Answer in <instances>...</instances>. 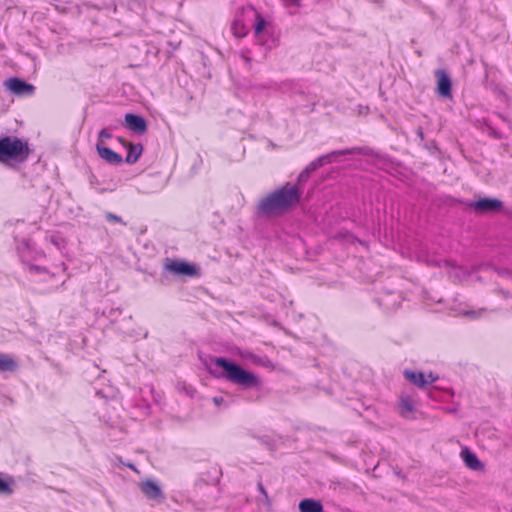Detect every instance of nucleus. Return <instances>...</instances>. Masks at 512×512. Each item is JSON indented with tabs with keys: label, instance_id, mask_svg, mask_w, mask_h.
Instances as JSON below:
<instances>
[{
	"label": "nucleus",
	"instance_id": "31",
	"mask_svg": "<svg viewBox=\"0 0 512 512\" xmlns=\"http://www.w3.org/2000/svg\"><path fill=\"white\" fill-rule=\"evenodd\" d=\"M339 238H341V239H345V240H347V241H352L353 236H352V235H346V234H340V235H339Z\"/></svg>",
	"mask_w": 512,
	"mask_h": 512
},
{
	"label": "nucleus",
	"instance_id": "23",
	"mask_svg": "<svg viewBox=\"0 0 512 512\" xmlns=\"http://www.w3.org/2000/svg\"><path fill=\"white\" fill-rule=\"evenodd\" d=\"M256 24H255V36L258 38L260 33L264 30L266 26V21L263 19V17L259 14H256Z\"/></svg>",
	"mask_w": 512,
	"mask_h": 512
},
{
	"label": "nucleus",
	"instance_id": "21",
	"mask_svg": "<svg viewBox=\"0 0 512 512\" xmlns=\"http://www.w3.org/2000/svg\"><path fill=\"white\" fill-rule=\"evenodd\" d=\"M401 414L406 416L414 411V405L410 398H402L400 401Z\"/></svg>",
	"mask_w": 512,
	"mask_h": 512
},
{
	"label": "nucleus",
	"instance_id": "4",
	"mask_svg": "<svg viewBox=\"0 0 512 512\" xmlns=\"http://www.w3.org/2000/svg\"><path fill=\"white\" fill-rule=\"evenodd\" d=\"M15 241L17 242V250L20 259L27 265V270L30 274L48 273L46 267L30 263V260L34 259V246L29 238H22L21 240H18L17 237H15Z\"/></svg>",
	"mask_w": 512,
	"mask_h": 512
},
{
	"label": "nucleus",
	"instance_id": "30",
	"mask_svg": "<svg viewBox=\"0 0 512 512\" xmlns=\"http://www.w3.org/2000/svg\"><path fill=\"white\" fill-rule=\"evenodd\" d=\"M305 170H307V171L311 174L312 172H314V171H315V170H317V169H316V167L314 166V164L311 162V163L306 167V169H305Z\"/></svg>",
	"mask_w": 512,
	"mask_h": 512
},
{
	"label": "nucleus",
	"instance_id": "32",
	"mask_svg": "<svg viewBox=\"0 0 512 512\" xmlns=\"http://www.w3.org/2000/svg\"><path fill=\"white\" fill-rule=\"evenodd\" d=\"M213 402L216 404V405H220L221 403L224 402V399L222 397H214L213 398Z\"/></svg>",
	"mask_w": 512,
	"mask_h": 512
},
{
	"label": "nucleus",
	"instance_id": "33",
	"mask_svg": "<svg viewBox=\"0 0 512 512\" xmlns=\"http://www.w3.org/2000/svg\"><path fill=\"white\" fill-rule=\"evenodd\" d=\"M107 219L108 220H114V221H118L119 220L116 216H114L112 214H109Z\"/></svg>",
	"mask_w": 512,
	"mask_h": 512
},
{
	"label": "nucleus",
	"instance_id": "18",
	"mask_svg": "<svg viewBox=\"0 0 512 512\" xmlns=\"http://www.w3.org/2000/svg\"><path fill=\"white\" fill-rule=\"evenodd\" d=\"M208 479L202 478L201 481L205 482L208 485H216L218 484L222 472L217 467H212L211 470L207 471Z\"/></svg>",
	"mask_w": 512,
	"mask_h": 512
},
{
	"label": "nucleus",
	"instance_id": "1",
	"mask_svg": "<svg viewBox=\"0 0 512 512\" xmlns=\"http://www.w3.org/2000/svg\"><path fill=\"white\" fill-rule=\"evenodd\" d=\"M204 365L208 373L214 378L224 379L244 390L261 386V380L256 374L228 358L208 356Z\"/></svg>",
	"mask_w": 512,
	"mask_h": 512
},
{
	"label": "nucleus",
	"instance_id": "26",
	"mask_svg": "<svg viewBox=\"0 0 512 512\" xmlns=\"http://www.w3.org/2000/svg\"><path fill=\"white\" fill-rule=\"evenodd\" d=\"M310 176V173L307 170H303L298 176V183L305 182Z\"/></svg>",
	"mask_w": 512,
	"mask_h": 512
},
{
	"label": "nucleus",
	"instance_id": "12",
	"mask_svg": "<svg viewBox=\"0 0 512 512\" xmlns=\"http://www.w3.org/2000/svg\"><path fill=\"white\" fill-rule=\"evenodd\" d=\"M125 122L130 130L142 134L146 131L147 125L143 117L134 115V114H126Z\"/></svg>",
	"mask_w": 512,
	"mask_h": 512
},
{
	"label": "nucleus",
	"instance_id": "22",
	"mask_svg": "<svg viewBox=\"0 0 512 512\" xmlns=\"http://www.w3.org/2000/svg\"><path fill=\"white\" fill-rule=\"evenodd\" d=\"M400 295H397L396 300L390 303L387 299L380 297L377 299L380 306H384L385 309H394L399 305Z\"/></svg>",
	"mask_w": 512,
	"mask_h": 512
},
{
	"label": "nucleus",
	"instance_id": "9",
	"mask_svg": "<svg viewBox=\"0 0 512 512\" xmlns=\"http://www.w3.org/2000/svg\"><path fill=\"white\" fill-rule=\"evenodd\" d=\"M6 87L16 95H31L34 92V86L18 78H11L6 81Z\"/></svg>",
	"mask_w": 512,
	"mask_h": 512
},
{
	"label": "nucleus",
	"instance_id": "25",
	"mask_svg": "<svg viewBox=\"0 0 512 512\" xmlns=\"http://www.w3.org/2000/svg\"><path fill=\"white\" fill-rule=\"evenodd\" d=\"M111 137V134L106 130V129H102L99 133V139H98V142L101 141V144L103 145V140L104 139H108Z\"/></svg>",
	"mask_w": 512,
	"mask_h": 512
},
{
	"label": "nucleus",
	"instance_id": "8",
	"mask_svg": "<svg viewBox=\"0 0 512 512\" xmlns=\"http://www.w3.org/2000/svg\"><path fill=\"white\" fill-rule=\"evenodd\" d=\"M437 80V93L443 98H452V82L449 75L442 69L435 72Z\"/></svg>",
	"mask_w": 512,
	"mask_h": 512
},
{
	"label": "nucleus",
	"instance_id": "2",
	"mask_svg": "<svg viewBox=\"0 0 512 512\" xmlns=\"http://www.w3.org/2000/svg\"><path fill=\"white\" fill-rule=\"evenodd\" d=\"M301 196L302 191L297 185L286 183L261 199L258 204V211L269 217L282 215L296 207Z\"/></svg>",
	"mask_w": 512,
	"mask_h": 512
},
{
	"label": "nucleus",
	"instance_id": "20",
	"mask_svg": "<svg viewBox=\"0 0 512 512\" xmlns=\"http://www.w3.org/2000/svg\"><path fill=\"white\" fill-rule=\"evenodd\" d=\"M231 29L233 34L239 38L246 36L249 31L246 25L239 19L234 20Z\"/></svg>",
	"mask_w": 512,
	"mask_h": 512
},
{
	"label": "nucleus",
	"instance_id": "28",
	"mask_svg": "<svg viewBox=\"0 0 512 512\" xmlns=\"http://www.w3.org/2000/svg\"><path fill=\"white\" fill-rule=\"evenodd\" d=\"M312 163L314 164V166L316 167V169H318V168H320V167L324 166V164H323V162H322V160H321V158H320V157H319V158H317L316 160L312 161Z\"/></svg>",
	"mask_w": 512,
	"mask_h": 512
},
{
	"label": "nucleus",
	"instance_id": "6",
	"mask_svg": "<svg viewBox=\"0 0 512 512\" xmlns=\"http://www.w3.org/2000/svg\"><path fill=\"white\" fill-rule=\"evenodd\" d=\"M470 206L478 213H496L502 210L503 203L498 199L481 198L473 202Z\"/></svg>",
	"mask_w": 512,
	"mask_h": 512
},
{
	"label": "nucleus",
	"instance_id": "17",
	"mask_svg": "<svg viewBox=\"0 0 512 512\" xmlns=\"http://www.w3.org/2000/svg\"><path fill=\"white\" fill-rule=\"evenodd\" d=\"M45 239L46 241L53 244L56 247V249L59 250L60 252H64V250L66 249V240L59 234L48 235Z\"/></svg>",
	"mask_w": 512,
	"mask_h": 512
},
{
	"label": "nucleus",
	"instance_id": "19",
	"mask_svg": "<svg viewBox=\"0 0 512 512\" xmlns=\"http://www.w3.org/2000/svg\"><path fill=\"white\" fill-rule=\"evenodd\" d=\"M141 152H142V146L141 145H132V144H129V147H128V155L126 157V162L127 163H135L139 156L141 155Z\"/></svg>",
	"mask_w": 512,
	"mask_h": 512
},
{
	"label": "nucleus",
	"instance_id": "37",
	"mask_svg": "<svg viewBox=\"0 0 512 512\" xmlns=\"http://www.w3.org/2000/svg\"><path fill=\"white\" fill-rule=\"evenodd\" d=\"M336 160V157H330V162H333Z\"/></svg>",
	"mask_w": 512,
	"mask_h": 512
},
{
	"label": "nucleus",
	"instance_id": "29",
	"mask_svg": "<svg viewBox=\"0 0 512 512\" xmlns=\"http://www.w3.org/2000/svg\"><path fill=\"white\" fill-rule=\"evenodd\" d=\"M286 5H299V0H283Z\"/></svg>",
	"mask_w": 512,
	"mask_h": 512
},
{
	"label": "nucleus",
	"instance_id": "3",
	"mask_svg": "<svg viewBox=\"0 0 512 512\" xmlns=\"http://www.w3.org/2000/svg\"><path fill=\"white\" fill-rule=\"evenodd\" d=\"M30 154L27 142L17 137L6 136L0 139V162L7 163L11 160L24 162Z\"/></svg>",
	"mask_w": 512,
	"mask_h": 512
},
{
	"label": "nucleus",
	"instance_id": "36",
	"mask_svg": "<svg viewBox=\"0 0 512 512\" xmlns=\"http://www.w3.org/2000/svg\"><path fill=\"white\" fill-rule=\"evenodd\" d=\"M417 133H418V135L420 136V138H421V139H423V132H422V129H421V128H419V129L417 130Z\"/></svg>",
	"mask_w": 512,
	"mask_h": 512
},
{
	"label": "nucleus",
	"instance_id": "7",
	"mask_svg": "<svg viewBox=\"0 0 512 512\" xmlns=\"http://www.w3.org/2000/svg\"><path fill=\"white\" fill-rule=\"evenodd\" d=\"M141 491L149 500L162 502L165 500V494L158 483L151 479H146L141 483Z\"/></svg>",
	"mask_w": 512,
	"mask_h": 512
},
{
	"label": "nucleus",
	"instance_id": "15",
	"mask_svg": "<svg viewBox=\"0 0 512 512\" xmlns=\"http://www.w3.org/2000/svg\"><path fill=\"white\" fill-rule=\"evenodd\" d=\"M18 362L9 354L0 353V372L13 373L18 369Z\"/></svg>",
	"mask_w": 512,
	"mask_h": 512
},
{
	"label": "nucleus",
	"instance_id": "10",
	"mask_svg": "<svg viewBox=\"0 0 512 512\" xmlns=\"http://www.w3.org/2000/svg\"><path fill=\"white\" fill-rule=\"evenodd\" d=\"M461 458L465 465L473 471H481L484 469V464L479 460L478 456L472 452L468 447H463L461 450Z\"/></svg>",
	"mask_w": 512,
	"mask_h": 512
},
{
	"label": "nucleus",
	"instance_id": "35",
	"mask_svg": "<svg viewBox=\"0 0 512 512\" xmlns=\"http://www.w3.org/2000/svg\"><path fill=\"white\" fill-rule=\"evenodd\" d=\"M243 59L245 60L246 63H250V61H251L250 57H248L246 55H243Z\"/></svg>",
	"mask_w": 512,
	"mask_h": 512
},
{
	"label": "nucleus",
	"instance_id": "24",
	"mask_svg": "<svg viewBox=\"0 0 512 512\" xmlns=\"http://www.w3.org/2000/svg\"><path fill=\"white\" fill-rule=\"evenodd\" d=\"M439 379V376L429 372L427 375H425V381L427 382V387L437 381Z\"/></svg>",
	"mask_w": 512,
	"mask_h": 512
},
{
	"label": "nucleus",
	"instance_id": "34",
	"mask_svg": "<svg viewBox=\"0 0 512 512\" xmlns=\"http://www.w3.org/2000/svg\"><path fill=\"white\" fill-rule=\"evenodd\" d=\"M465 314L469 315V316H473V317L476 316V312L475 311H467Z\"/></svg>",
	"mask_w": 512,
	"mask_h": 512
},
{
	"label": "nucleus",
	"instance_id": "13",
	"mask_svg": "<svg viewBox=\"0 0 512 512\" xmlns=\"http://www.w3.org/2000/svg\"><path fill=\"white\" fill-rule=\"evenodd\" d=\"M404 378L409 381L414 386L420 389L427 388V382L425 381V374L421 371H413L410 369H405L403 371Z\"/></svg>",
	"mask_w": 512,
	"mask_h": 512
},
{
	"label": "nucleus",
	"instance_id": "5",
	"mask_svg": "<svg viewBox=\"0 0 512 512\" xmlns=\"http://www.w3.org/2000/svg\"><path fill=\"white\" fill-rule=\"evenodd\" d=\"M165 268L176 275L196 276L198 275V268L185 261L169 260L167 259Z\"/></svg>",
	"mask_w": 512,
	"mask_h": 512
},
{
	"label": "nucleus",
	"instance_id": "27",
	"mask_svg": "<svg viewBox=\"0 0 512 512\" xmlns=\"http://www.w3.org/2000/svg\"><path fill=\"white\" fill-rule=\"evenodd\" d=\"M258 491L265 497L266 500H268V494L266 489L264 488L263 484L259 482L257 484Z\"/></svg>",
	"mask_w": 512,
	"mask_h": 512
},
{
	"label": "nucleus",
	"instance_id": "16",
	"mask_svg": "<svg viewBox=\"0 0 512 512\" xmlns=\"http://www.w3.org/2000/svg\"><path fill=\"white\" fill-rule=\"evenodd\" d=\"M362 151L361 148H358V147H355V148H350V149H344V150H337V151H333L329 154H326V155H323L321 156V160L323 162V164H327V163H331L330 162V157H337V156H340V155H348V154H360Z\"/></svg>",
	"mask_w": 512,
	"mask_h": 512
},
{
	"label": "nucleus",
	"instance_id": "11",
	"mask_svg": "<svg viewBox=\"0 0 512 512\" xmlns=\"http://www.w3.org/2000/svg\"><path fill=\"white\" fill-rule=\"evenodd\" d=\"M96 149L99 156L111 165H119L122 163V157L108 147H105L100 142H97Z\"/></svg>",
	"mask_w": 512,
	"mask_h": 512
},
{
	"label": "nucleus",
	"instance_id": "14",
	"mask_svg": "<svg viewBox=\"0 0 512 512\" xmlns=\"http://www.w3.org/2000/svg\"><path fill=\"white\" fill-rule=\"evenodd\" d=\"M300 512H324L321 501L313 498H305L299 502L298 505Z\"/></svg>",
	"mask_w": 512,
	"mask_h": 512
}]
</instances>
